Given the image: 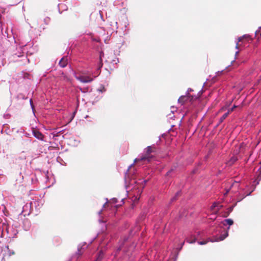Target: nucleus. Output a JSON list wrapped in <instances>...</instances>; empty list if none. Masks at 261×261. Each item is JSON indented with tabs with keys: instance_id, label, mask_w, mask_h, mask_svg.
I'll return each instance as SVG.
<instances>
[{
	"instance_id": "nucleus-1",
	"label": "nucleus",
	"mask_w": 261,
	"mask_h": 261,
	"mask_svg": "<svg viewBox=\"0 0 261 261\" xmlns=\"http://www.w3.org/2000/svg\"><path fill=\"white\" fill-rule=\"evenodd\" d=\"M252 42V38L248 34L244 35L240 37L238 39L237 42L236 48L240 49L241 48H248V47H257L258 46L256 44H253L252 45L250 43Z\"/></svg>"
},
{
	"instance_id": "nucleus-2",
	"label": "nucleus",
	"mask_w": 261,
	"mask_h": 261,
	"mask_svg": "<svg viewBox=\"0 0 261 261\" xmlns=\"http://www.w3.org/2000/svg\"><path fill=\"white\" fill-rule=\"evenodd\" d=\"M156 148L155 145L147 146L145 149L144 154L140 159H135L134 163H138L140 161H147L148 163L150 162L154 156L152 154V153L155 152Z\"/></svg>"
},
{
	"instance_id": "nucleus-3",
	"label": "nucleus",
	"mask_w": 261,
	"mask_h": 261,
	"mask_svg": "<svg viewBox=\"0 0 261 261\" xmlns=\"http://www.w3.org/2000/svg\"><path fill=\"white\" fill-rule=\"evenodd\" d=\"M197 98V97L189 96L188 95L181 96L178 98V101L181 105H183L188 101H191Z\"/></svg>"
},
{
	"instance_id": "nucleus-4",
	"label": "nucleus",
	"mask_w": 261,
	"mask_h": 261,
	"mask_svg": "<svg viewBox=\"0 0 261 261\" xmlns=\"http://www.w3.org/2000/svg\"><path fill=\"white\" fill-rule=\"evenodd\" d=\"M32 133L35 138L41 141L43 140L44 136L38 129L33 128Z\"/></svg>"
},
{
	"instance_id": "nucleus-5",
	"label": "nucleus",
	"mask_w": 261,
	"mask_h": 261,
	"mask_svg": "<svg viewBox=\"0 0 261 261\" xmlns=\"http://www.w3.org/2000/svg\"><path fill=\"white\" fill-rule=\"evenodd\" d=\"M81 82L84 83H90L93 81V79L87 76H81L77 78Z\"/></svg>"
},
{
	"instance_id": "nucleus-6",
	"label": "nucleus",
	"mask_w": 261,
	"mask_h": 261,
	"mask_svg": "<svg viewBox=\"0 0 261 261\" xmlns=\"http://www.w3.org/2000/svg\"><path fill=\"white\" fill-rule=\"evenodd\" d=\"M232 111H233V109H230L228 110L226 113L224 114L219 120V123H222L227 117V116L229 115L230 113H231Z\"/></svg>"
},
{
	"instance_id": "nucleus-7",
	"label": "nucleus",
	"mask_w": 261,
	"mask_h": 261,
	"mask_svg": "<svg viewBox=\"0 0 261 261\" xmlns=\"http://www.w3.org/2000/svg\"><path fill=\"white\" fill-rule=\"evenodd\" d=\"M228 235L227 231H226L224 234H221L220 237H217L214 241L216 242L221 241L224 240Z\"/></svg>"
},
{
	"instance_id": "nucleus-8",
	"label": "nucleus",
	"mask_w": 261,
	"mask_h": 261,
	"mask_svg": "<svg viewBox=\"0 0 261 261\" xmlns=\"http://www.w3.org/2000/svg\"><path fill=\"white\" fill-rule=\"evenodd\" d=\"M59 65L61 67H65L67 65V59L64 57L62 58L59 63Z\"/></svg>"
},
{
	"instance_id": "nucleus-9",
	"label": "nucleus",
	"mask_w": 261,
	"mask_h": 261,
	"mask_svg": "<svg viewBox=\"0 0 261 261\" xmlns=\"http://www.w3.org/2000/svg\"><path fill=\"white\" fill-rule=\"evenodd\" d=\"M223 224L224 225H226V224H228L229 226H230L233 224V221L231 219H225L223 221Z\"/></svg>"
},
{
	"instance_id": "nucleus-10",
	"label": "nucleus",
	"mask_w": 261,
	"mask_h": 261,
	"mask_svg": "<svg viewBox=\"0 0 261 261\" xmlns=\"http://www.w3.org/2000/svg\"><path fill=\"white\" fill-rule=\"evenodd\" d=\"M209 241H211L212 242H214V240H210V239L205 240V241H199L198 242V243L199 244V245H205L206 244H207Z\"/></svg>"
},
{
	"instance_id": "nucleus-11",
	"label": "nucleus",
	"mask_w": 261,
	"mask_h": 261,
	"mask_svg": "<svg viewBox=\"0 0 261 261\" xmlns=\"http://www.w3.org/2000/svg\"><path fill=\"white\" fill-rule=\"evenodd\" d=\"M186 240L188 243H190V244H193L196 242V239L195 237H194L191 240L189 238V239H187Z\"/></svg>"
},
{
	"instance_id": "nucleus-12",
	"label": "nucleus",
	"mask_w": 261,
	"mask_h": 261,
	"mask_svg": "<svg viewBox=\"0 0 261 261\" xmlns=\"http://www.w3.org/2000/svg\"><path fill=\"white\" fill-rule=\"evenodd\" d=\"M217 203L215 202L213 204V205L211 207V209L212 211H215L216 210L215 208H217Z\"/></svg>"
},
{
	"instance_id": "nucleus-13",
	"label": "nucleus",
	"mask_w": 261,
	"mask_h": 261,
	"mask_svg": "<svg viewBox=\"0 0 261 261\" xmlns=\"http://www.w3.org/2000/svg\"><path fill=\"white\" fill-rule=\"evenodd\" d=\"M175 166L172 167L171 169L168 172H167L166 176H169L170 174L175 170Z\"/></svg>"
},
{
	"instance_id": "nucleus-14",
	"label": "nucleus",
	"mask_w": 261,
	"mask_h": 261,
	"mask_svg": "<svg viewBox=\"0 0 261 261\" xmlns=\"http://www.w3.org/2000/svg\"><path fill=\"white\" fill-rule=\"evenodd\" d=\"M222 207H223L222 205L220 204L219 203H217L216 212H218Z\"/></svg>"
},
{
	"instance_id": "nucleus-15",
	"label": "nucleus",
	"mask_w": 261,
	"mask_h": 261,
	"mask_svg": "<svg viewBox=\"0 0 261 261\" xmlns=\"http://www.w3.org/2000/svg\"><path fill=\"white\" fill-rule=\"evenodd\" d=\"M98 90L101 92H102L103 91H106V89L105 88L103 87V86H101L100 87V89H98Z\"/></svg>"
},
{
	"instance_id": "nucleus-16",
	"label": "nucleus",
	"mask_w": 261,
	"mask_h": 261,
	"mask_svg": "<svg viewBox=\"0 0 261 261\" xmlns=\"http://www.w3.org/2000/svg\"><path fill=\"white\" fill-rule=\"evenodd\" d=\"M102 256H103L102 253V252L100 253L97 260L101 259L102 258Z\"/></svg>"
},
{
	"instance_id": "nucleus-17",
	"label": "nucleus",
	"mask_w": 261,
	"mask_h": 261,
	"mask_svg": "<svg viewBox=\"0 0 261 261\" xmlns=\"http://www.w3.org/2000/svg\"><path fill=\"white\" fill-rule=\"evenodd\" d=\"M132 166H133V165H132L129 167V169L127 170V173H126V174L128 176H129V174L130 170V169H131Z\"/></svg>"
},
{
	"instance_id": "nucleus-18",
	"label": "nucleus",
	"mask_w": 261,
	"mask_h": 261,
	"mask_svg": "<svg viewBox=\"0 0 261 261\" xmlns=\"http://www.w3.org/2000/svg\"><path fill=\"white\" fill-rule=\"evenodd\" d=\"M63 80L66 81H69V79L66 76H63Z\"/></svg>"
},
{
	"instance_id": "nucleus-19",
	"label": "nucleus",
	"mask_w": 261,
	"mask_h": 261,
	"mask_svg": "<svg viewBox=\"0 0 261 261\" xmlns=\"http://www.w3.org/2000/svg\"><path fill=\"white\" fill-rule=\"evenodd\" d=\"M260 179H261V172H260V173L259 174V175L257 178V180H258V181H259Z\"/></svg>"
},
{
	"instance_id": "nucleus-20",
	"label": "nucleus",
	"mask_w": 261,
	"mask_h": 261,
	"mask_svg": "<svg viewBox=\"0 0 261 261\" xmlns=\"http://www.w3.org/2000/svg\"><path fill=\"white\" fill-rule=\"evenodd\" d=\"M103 56V53L102 51H101L100 53V55H99V58H100V59H101V57Z\"/></svg>"
},
{
	"instance_id": "nucleus-21",
	"label": "nucleus",
	"mask_w": 261,
	"mask_h": 261,
	"mask_svg": "<svg viewBox=\"0 0 261 261\" xmlns=\"http://www.w3.org/2000/svg\"><path fill=\"white\" fill-rule=\"evenodd\" d=\"M232 210H233V207H232V206L230 207L229 208V213L230 212H232Z\"/></svg>"
},
{
	"instance_id": "nucleus-22",
	"label": "nucleus",
	"mask_w": 261,
	"mask_h": 261,
	"mask_svg": "<svg viewBox=\"0 0 261 261\" xmlns=\"http://www.w3.org/2000/svg\"><path fill=\"white\" fill-rule=\"evenodd\" d=\"M237 106L234 105L233 107L231 108V109H233V110H234V109H235L236 108H237Z\"/></svg>"
},
{
	"instance_id": "nucleus-23",
	"label": "nucleus",
	"mask_w": 261,
	"mask_h": 261,
	"mask_svg": "<svg viewBox=\"0 0 261 261\" xmlns=\"http://www.w3.org/2000/svg\"><path fill=\"white\" fill-rule=\"evenodd\" d=\"M17 56H18V57H20L22 56V55L21 54V53H20V54H19V55H18Z\"/></svg>"
},
{
	"instance_id": "nucleus-24",
	"label": "nucleus",
	"mask_w": 261,
	"mask_h": 261,
	"mask_svg": "<svg viewBox=\"0 0 261 261\" xmlns=\"http://www.w3.org/2000/svg\"><path fill=\"white\" fill-rule=\"evenodd\" d=\"M229 190H227V191H226V193L225 194H227Z\"/></svg>"
},
{
	"instance_id": "nucleus-25",
	"label": "nucleus",
	"mask_w": 261,
	"mask_h": 261,
	"mask_svg": "<svg viewBox=\"0 0 261 261\" xmlns=\"http://www.w3.org/2000/svg\"><path fill=\"white\" fill-rule=\"evenodd\" d=\"M184 243H185V242H184L182 243V244H181V247H182V246L184 245Z\"/></svg>"
},
{
	"instance_id": "nucleus-26",
	"label": "nucleus",
	"mask_w": 261,
	"mask_h": 261,
	"mask_svg": "<svg viewBox=\"0 0 261 261\" xmlns=\"http://www.w3.org/2000/svg\"><path fill=\"white\" fill-rule=\"evenodd\" d=\"M107 203H106L103 205V206H106V205H107Z\"/></svg>"
},
{
	"instance_id": "nucleus-27",
	"label": "nucleus",
	"mask_w": 261,
	"mask_h": 261,
	"mask_svg": "<svg viewBox=\"0 0 261 261\" xmlns=\"http://www.w3.org/2000/svg\"><path fill=\"white\" fill-rule=\"evenodd\" d=\"M101 213V211L99 212V214H100Z\"/></svg>"
},
{
	"instance_id": "nucleus-28",
	"label": "nucleus",
	"mask_w": 261,
	"mask_h": 261,
	"mask_svg": "<svg viewBox=\"0 0 261 261\" xmlns=\"http://www.w3.org/2000/svg\"><path fill=\"white\" fill-rule=\"evenodd\" d=\"M12 254H14V252H12Z\"/></svg>"
}]
</instances>
